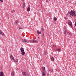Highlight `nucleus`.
Instances as JSON below:
<instances>
[{
  "mask_svg": "<svg viewBox=\"0 0 76 76\" xmlns=\"http://www.w3.org/2000/svg\"><path fill=\"white\" fill-rule=\"evenodd\" d=\"M0 76H4V73L3 72H0Z\"/></svg>",
  "mask_w": 76,
  "mask_h": 76,
  "instance_id": "obj_7",
  "label": "nucleus"
},
{
  "mask_svg": "<svg viewBox=\"0 0 76 76\" xmlns=\"http://www.w3.org/2000/svg\"><path fill=\"white\" fill-rule=\"evenodd\" d=\"M48 1V0H46V1H47H47Z\"/></svg>",
  "mask_w": 76,
  "mask_h": 76,
  "instance_id": "obj_35",
  "label": "nucleus"
},
{
  "mask_svg": "<svg viewBox=\"0 0 76 76\" xmlns=\"http://www.w3.org/2000/svg\"><path fill=\"white\" fill-rule=\"evenodd\" d=\"M53 20H54L56 21V20H57V18H56V17H54L53 18Z\"/></svg>",
  "mask_w": 76,
  "mask_h": 76,
  "instance_id": "obj_19",
  "label": "nucleus"
},
{
  "mask_svg": "<svg viewBox=\"0 0 76 76\" xmlns=\"http://www.w3.org/2000/svg\"><path fill=\"white\" fill-rule=\"evenodd\" d=\"M75 14L76 12H75V11H72V10H71V11L69 13V14L71 15L70 16V17H71V16H73Z\"/></svg>",
  "mask_w": 76,
  "mask_h": 76,
  "instance_id": "obj_1",
  "label": "nucleus"
},
{
  "mask_svg": "<svg viewBox=\"0 0 76 76\" xmlns=\"http://www.w3.org/2000/svg\"><path fill=\"white\" fill-rule=\"evenodd\" d=\"M53 46L54 47H56V45H53Z\"/></svg>",
  "mask_w": 76,
  "mask_h": 76,
  "instance_id": "obj_30",
  "label": "nucleus"
},
{
  "mask_svg": "<svg viewBox=\"0 0 76 76\" xmlns=\"http://www.w3.org/2000/svg\"><path fill=\"white\" fill-rule=\"evenodd\" d=\"M68 25H70L71 27L72 26V23L71 22V21H70V20H68Z\"/></svg>",
  "mask_w": 76,
  "mask_h": 76,
  "instance_id": "obj_3",
  "label": "nucleus"
},
{
  "mask_svg": "<svg viewBox=\"0 0 76 76\" xmlns=\"http://www.w3.org/2000/svg\"><path fill=\"white\" fill-rule=\"evenodd\" d=\"M56 71H57V69H56Z\"/></svg>",
  "mask_w": 76,
  "mask_h": 76,
  "instance_id": "obj_34",
  "label": "nucleus"
},
{
  "mask_svg": "<svg viewBox=\"0 0 76 76\" xmlns=\"http://www.w3.org/2000/svg\"><path fill=\"white\" fill-rule=\"evenodd\" d=\"M23 75L24 76H26V73L25 72H23Z\"/></svg>",
  "mask_w": 76,
  "mask_h": 76,
  "instance_id": "obj_14",
  "label": "nucleus"
},
{
  "mask_svg": "<svg viewBox=\"0 0 76 76\" xmlns=\"http://www.w3.org/2000/svg\"><path fill=\"white\" fill-rule=\"evenodd\" d=\"M11 75L12 76H14L15 75V72L14 71L12 72L11 74Z\"/></svg>",
  "mask_w": 76,
  "mask_h": 76,
  "instance_id": "obj_11",
  "label": "nucleus"
},
{
  "mask_svg": "<svg viewBox=\"0 0 76 76\" xmlns=\"http://www.w3.org/2000/svg\"><path fill=\"white\" fill-rule=\"evenodd\" d=\"M45 56H47V51H45Z\"/></svg>",
  "mask_w": 76,
  "mask_h": 76,
  "instance_id": "obj_17",
  "label": "nucleus"
},
{
  "mask_svg": "<svg viewBox=\"0 0 76 76\" xmlns=\"http://www.w3.org/2000/svg\"><path fill=\"white\" fill-rule=\"evenodd\" d=\"M29 41L30 42H32L33 43H34L35 42L38 43V41L34 39L29 40Z\"/></svg>",
  "mask_w": 76,
  "mask_h": 76,
  "instance_id": "obj_2",
  "label": "nucleus"
},
{
  "mask_svg": "<svg viewBox=\"0 0 76 76\" xmlns=\"http://www.w3.org/2000/svg\"><path fill=\"white\" fill-rule=\"evenodd\" d=\"M27 11H30V8L29 7H28L27 8Z\"/></svg>",
  "mask_w": 76,
  "mask_h": 76,
  "instance_id": "obj_16",
  "label": "nucleus"
},
{
  "mask_svg": "<svg viewBox=\"0 0 76 76\" xmlns=\"http://www.w3.org/2000/svg\"><path fill=\"white\" fill-rule=\"evenodd\" d=\"M23 6H25V3L23 4Z\"/></svg>",
  "mask_w": 76,
  "mask_h": 76,
  "instance_id": "obj_28",
  "label": "nucleus"
},
{
  "mask_svg": "<svg viewBox=\"0 0 76 76\" xmlns=\"http://www.w3.org/2000/svg\"><path fill=\"white\" fill-rule=\"evenodd\" d=\"M21 41L23 42H27L26 39H22Z\"/></svg>",
  "mask_w": 76,
  "mask_h": 76,
  "instance_id": "obj_5",
  "label": "nucleus"
},
{
  "mask_svg": "<svg viewBox=\"0 0 76 76\" xmlns=\"http://www.w3.org/2000/svg\"><path fill=\"white\" fill-rule=\"evenodd\" d=\"M58 51V52L60 51H61V50H60V49L59 48L57 49Z\"/></svg>",
  "mask_w": 76,
  "mask_h": 76,
  "instance_id": "obj_22",
  "label": "nucleus"
},
{
  "mask_svg": "<svg viewBox=\"0 0 76 76\" xmlns=\"http://www.w3.org/2000/svg\"><path fill=\"white\" fill-rule=\"evenodd\" d=\"M0 34L1 35H2V36H4L5 35H4V33H3V32L1 30H0Z\"/></svg>",
  "mask_w": 76,
  "mask_h": 76,
  "instance_id": "obj_6",
  "label": "nucleus"
},
{
  "mask_svg": "<svg viewBox=\"0 0 76 76\" xmlns=\"http://www.w3.org/2000/svg\"><path fill=\"white\" fill-rule=\"evenodd\" d=\"M66 32L67 33V34H69L70 33L69 32L67 31L66 30Z\"/></svg>",
  "mask_w": 76,
  "mask_h": 76,
  "instance_id": "obj_26",
  "label": "nucleus"
},
{
  "mask_svg": "<svg viewBox=\"0 0 76 76\" xmlns=\"http://www.w3.org/2000/svg\"><path fill=\"white\" fill-rule=\"evenodd\" d=\"M19 29H22V28H21V27H20L19 28Z\"/></svg>",
  "mask_w": 76,
  "mask_h": 76,
  "instance_id": "obj_33",
  "label": "nucleus"
},
{
  "mask_svg": "<svg viewBox=\"0 0 76 76\" xmlns=\"http://www.w3.org/2000/svg\"><path fill=\"white\" fill-rule=\"evenodd\" d=\"M0 1H1V3H3V0H0Z\"/></svg>",
  "mask_w": 76,
  "mask_h": 76,
  "instance_id": "obj_25",
  "label": "nucleus"
},
{
  "mask_svg": "<svg viewBox=\"0 0 76 76\" xmlns=\"http://www.w3.org/2000/svg\"><path fill=\"white\" fill-rule=\"evenodd\" d=\"M14 62H15V63H16V62L17 63L18 62V60L16 58L14 60Z\"/></svg>",
  "mask_w": 76,
  "mask_h": 76,
  "instance_id": "obj_10",
  "label": "nucleus"
},
{
  "mask_svg": "<svg viewBox=\"0 0 76 76\" xmlns=\"http://www.w3.org/2000/svg\"><path fill=\"white\" fill-rule=\"evenodd\" d=\"M75 16H76V15H75Z\"/></svg>",
  "mask_w": 76,
  "mask_h": 76,
  "instance_id": "obj_39",
  "label": "nucleus"
},
{
  "mask_svg": "<svg viewBox=\"0 0 76 76\" xmlns=\"http://www.w3.org/2000/svg\"><path fill=\"white\" fill-rule=\"evenodd\" d=\"M39 38V37H38V38Z\"/></svg>",
  "mask_w": 76,
  "mask_h": 76,
  "instance_id": "obj_37",
  "label": "nucleus"
},
{
  "mask_svg": "<svg viewBox=\"0 0 76 76\" xmlns=\"http://www.w3.org/2000/svg\"><path fill=\"white\" fill-rule=\"evenodd\" d=\"M45 71H43V73H42V75L43 76H45L46 74L45 73Z\"/></svg>",
  "mask_w": 76,
  "mask_h": 76,
  "instance_id": "obj_4",
  "label": "nucleus"
},
{
  "mask_svg": "<svg viewBox=\"0 0 76 76\" xmlns=\"http://www.w3.org/2000/svg\"><path fill=\"white\" fill-rule=\"evenodd\" d=\"M37 34H38V35H39V34H41V32H39V31H37Z\"/></svg>",
  "mask_w": 76,
  "mask_h": 76,
  "instance_id": "obj_15",
  "label": "nucleus"
},
{
  "mask_svg": "<svg viewBox=\"0 0 76 76\" xmlns=\"http://www.w3.org/2000/svg\"><path fill=\"white\" fill-rule=\"evenodd\" d=\"M69 35H72V34L70 33H69Z\"/></svg>",
  "mask_w": 76,
  "mask_h": 76,
  "instance_id": "obj_29",
  "label": "nucleus"
},
{
  "mask_svg": "<svg viewBox=\"0 0 76 76\" xmlns=\"http://www.w3.org/2000/svg\"><path fill=\"white\" fill-rule=\"evenodd\" d=\"M14 12H15V10H13L11 11L12 13H13Z\"/></svg>",
  "mask_w": 76,
  "mask_h": 76,
  "instance_id": "obj_23",
  "label": "nucleus"
},
{
  "mask_svg": "<svg viewBox=\"0 0 76 76\" xmlns=\"http://www.w3.org/2000/svg\"><path fill=\"white\" fill-rule=\"evenodd\" d=\"M42 72H43V71H45V67L44 66H43L42 67Z\"/></svg>",
  "mask_w": 76,
  "mask_h": 76,
  "instance_id": "obj_13",
  "label": "nucleus"
},
{
  "mask_svg": "<svg viewBox=\"0 0 76 76\" xmlns=\"http://www.w3.org/2000/svg\"><path fill=\"white\" fill-rule=\"evenodd\" d=\"M42 31H44V29H42Z\"/></svg>",
  "mask_w": 76,
  "mask_h": 76,
  "instance_id": "obj_32",
  "label": "nucleus"
},
{
  "mask_svg": "<svg viewBox=\"0 0 76 76\" xmlns=\"http://www.w3.org/2000/svg\"><path fill=\"white\" fill-rule=\"evenodd\" d=\"M24 7H25V6H23V8H24Z\"/></svg>",
  "mask_w": 76,
  "mask_h": 76,
  "instance_id": "obj_31",
  "label": "nucleus"
},
{
  "mask_svg": "<svg viewBox=\"0 0 76 76\" xmlns=\"http://www.w3.org/2000/svg\"><path fill=\"white\" fill-rule=\"evenodd\" d=\"M18 23H19V21L18 20H16V21H15V25H16V24H18Z\"/></svg>",
  "mask_w": 76,
  "mask_h": 76,
  "instance_id": "obj_12",
  "label": "nucleus"
},
{
  "mask_svg": "<svg viewBox=\"0 0 76 76\" xmlns=\"http://www.w3.org/2000/svg\"><path fill=\"white\" fill-rule=\"evenodd\" d=\"M25 52H24V51L23 52H21V54H22V55H24V54H25Z\"/></svg>",
  "mask_w": 76,
  "mask_h": 76,
  "instance_id": "obj_18",
  "label": "nucleus"
},
{
  "mask_svg": "<svg viewBox=\"0 0 76 76\" xmlns=\"http://www.w3.org/2000/svg\"><path fill=\"white\" fill-rule=\"evenodd\" d=\"M20 50L21 52L24 51V49L23 48H21L20 49Z\"/></svg>",
  "mask_w": 76,
  "mask_h": 76,
  "instance_id": "obj_8",
  "label": "nucleus"
},
{
  "mask_svg": "<svg viewBox=\"0 0 76 76\" xmlns=\"http://www.w3.org/2000/svg\"><path fill=\"white\" fill-rule=\"evenodd\" d=\"M20 6H21V5H20Z\"/></svg>",
  "mask_w": 76,
  "mask_h": 76,
  "instance_id": "obj_38",
  "label": "nucleus"
},
{
  "mask_svg": "<svg viewBox=\"0 0 76 76\" xmlns=\"http://www.w3.org/2000/svg\"><path fill=\"white\" fill-rule=\"evenodd\" d=\"M42 36H43V37H44V33L43 34Z\"/></svg>",
  "mask_w": 76,
  "mask_h": 76,
  "instance_id": "obj_27",
  "label": "nucleus"
},
{
  "mask_svg": "<svg viewBox=\"0 0 76 76\" xmlns=\"http://www.w3.org/2000/svg\"><path fill=\"white\" fill-rule=\"evenodd\" d=\"M51 60L52 61H53L54 60V59L53 58H51Z\"/></svg>",
  "mask_w": 76,
  "mask_h": 76,
  "instance_id": "obj_21",
  "label": "nucleus"
},
{
  "mask_svg": "<svg viewBox=\"0 0 76 76\" xmlns=\"http://www.w3.org/2000/svg\"><path fill=\"white\" fill-rule=\"evenodd\" d=\"M49 71L50 72H53V70H52L51 69H49Z\"/></svg>",
  "mask_w": 76,
  "mask_h": 76,
  "instance_id": "obj_20",
  "label": "nucleus"
},
{
  "mask_svg": "<svg viewBox=\"0 0 76 76\" xmlns=\"http://www.w3.org/2000/svg\"><path fill=\"white\" fill-rule=\"evenodd\" d=\"M65 31L64 32V34H66V30H65Z\"/></svg>",
  "mask_w": 76,
  "mask_h": 76,
  "instance_id": "obj_24",
  "label": "nucleus"
},
{
  "mask_svg": "<svg viewBox=\"0 0 76 76\" xmlns=\"http://www.w3.org/2000/svg\"><path fill=\"white\" fill-rule=\"evenodd\" d=\"M64 29H66V28H64Z\"/></svg>",
  "mask_w": 76,
  "mask_h": 76,
  "instance_id": "obj_36",
  "label": "nucleus"
},
{
  "mask_svg": "<svg viewBox=\"0 0 76 76\" xmlns=\"http://www.w3.org/2000/svg\"><path fill=\"white\" fill-rule=\"evenodd\" d=\"M10 57L11 60H14V57H13V56L11 55L10 56Z\"/></svg>",
  "mask_w": 76,
  "mask_h": 76,
  "instance_id": "obj_9",
  "label": "nucleus"
}]
</instances>
